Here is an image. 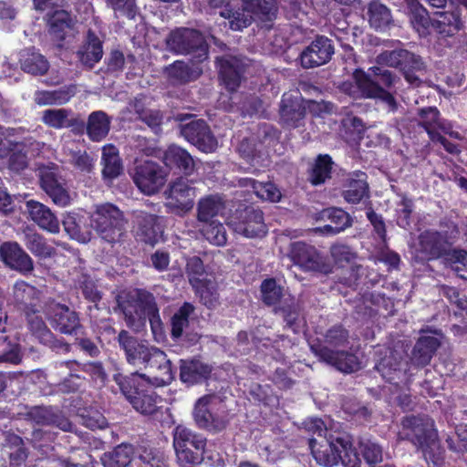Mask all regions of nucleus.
<instances>
[{"instance_id":"obj_1","label":"nucleus","mask_w":467,"mask_h":467,"mask_svg":"<svg viewBox=\"0 0 467 467\" xmlns=\"http://www.w3.org/2000/svg\"><path fill=\"white\" fill-rule=\"evenodd\" d=\"M401 430L398 440L408 441L420 450L425 460L440 466L443 462V451L434 429L433 421L428 417L405 416L402 418Z\"/></svg>"},{"instance_id":"obj_2","label":"nucleus","mask_w":467,"mask_h":467,"mask_svg":"<svg viewBox=\"0 0 467 467\" xmlns=\"http://www.w3.org/2000/svg\"><path fill=\"white\" fill-rule=\"evenodd\" d=\"M120 392L132 408L143 415H152L158 410L159 396L149 378L134 372L129 375L117 373L113 376Z\"/></svg>"},{"instance_id":"obj_3","label":"nucleus","mask_w":467,"mask_h":467,"mask_svg":"<svg viewBox=\"0 0 467 467\" xmlns=\"http://www.w3.org/2000/svg\"><path fill=\"white\" fill-rule=\"evenodd\" d=\"M117 302L130 328L143 327L147 319L153 332L161 325L159 307L150 292L137 289L135 295L129 294L125 297H119Z\"/></svg>"},{"instance_id":"obj_4","label":"nucleus","mask_w":467,"mask_h":467,"mask_svg":"<svg viewBox=\"0 0 467 467\" xmlns=\"http://www.w3.org/2000/svg\"><path fill=\"white\" fill-rule=\"evenodd\" d=\"M316 439H309V447L319 464L333 467L341 462L344 467H361L359 455L348 436H331L325 450H316Z\"/></svg>"},{"instance_id":"obj_5","label":"nucleus","mask_w":467,"mask_h":467,"mask_svg":"<svg viewBox=\"0 0 467 467\" xmlns=\"http://www.w3.org/2000/svg\"><path fill=\"white\" fill-rule=\"evenodd\" d=\"M172 435L180 467H196L202 462L207 442L205 437L183 425L176 426Z\"/></svg>"},{"instance_id":"obj_6","label":"nucleus","mask_w":467,"mask_h":467,"mask_svg":"<svg viewBox=\"0 0 467 467\" xmlns=\"http://www.w3.org/2000/svg\"><path fill=\"white\" fill-rule=\"evenodd\" d=\"M167 48L175 55L193 54L197 63L208 59L209 47L203 34L194 28L177 27L166 38Z\"/></svg>"},{"instance_id":"obj_7","label":"nucleus","mask_w":467,"mask_h":467,"mask_svg":"<svg viewBox=\"0 0 467 467\" xmlns=\"http://www.w3.org/2000/svg\"><path fill=\"white\" fill-rule=\"evenodd\" d=\"M377 61L380 65L399 68L405 80L413 88L420 86V74H423L426 70L425 63L420 56L407 49L399 48L380 53Z\"/></svg>"},{"instance_id":"obj_8","label":"nucleus","mask_w":467,"mask_h":467,"mask_svg":"<svg viewBox=\"0 0 467 467\" xmlns=\"http://www.w3.org/2000/svg\"><path fill=\"white\" fill-rule=\"evenodd\" d=\"M123 213L114 204L98 206L92 217V225L99 237L109 244L119 241L125 232Z\"/></svg>"},{"instance_id":"obj_9","label":"nucleus","mask_w":467,"mask_h":467,"mask_svg":"<svg viewBox=\"0 0 467 467\" xmlns=\"http://www.w3.org/2000/svg\"><path fill=\"white\" fill-rule=\"evenodd\" d=\"M289 259L304 272H315L327 275L332 265L314 245L305 241L291 242L288 247Z\"/></svg>"},{"instance_id":"obj_10","label":"nucleus","mask_w":467,"mask_h":467,"mask_svg":"<svg viewBox=\"0 0 467 467\" xmlns=\"http://www.w3.org/2000/svg\"><path fill=\"white\" fill-rule=\"evenodd\" d=\"M452 245L435 229H426L417 237L413 260L418 264L444 258L451 254Z\"/></svg>"},{"instance_id":"obj_11","label":"nucleus","mask_w":467,"mask_h":467,"mask_svg":"<svg viewBox=\"0 0 467 467\" xmlns=\"http://www.w3.org/2000/svg\"><path fill=\"white\" fill-rule=\"evenodd\" d=\"M130 176L138 189L146 195H153L164 186L168 172L151 160L136 161Z\"/></svg>"},{"instance_id":"obj_12","label":"nucleus","mask_w":467,"mask_h":467,"mask_svg":"<svg viewBox=\"0 0 467 467\" xmlns=\"http://www.w3.org/2000/svg\"><path fill=\"white\" fill-rule=\"evenodd\" d=\"M218 397L215 394H206L196 400L192 416L200 429L219 433L227 428L229 420L225 415L218 413Z\"/></svg>"},{"instance_id":"obj_13","label":"nucleus","mask_w":467,"mask_h":467,"mask_svg":"<svg viewBox=\"0 0 467 467\" xmlns=\"http://www.w3.org/2000/svg\"><path fill=\"white\" fill-rule=\"evenodd\" d=\"M45 316L52 328L60 334L78 336L84 329L79 314L65 304H49Z\"/></svg>"},{"instance_id":"obj_14","label":"nucleus","mask_w":467,"mask_h":467,"mask_svg":"<svg viewBox=\"0 0 467 467\" xmlns=\"http://www.w3.org/2000/svg\"><path fill=\"white\" fill-rule=\"evenodd\" d=\"M234 232L247 238H262L267 234L264 213L252 205L238 208L233 217Z\"/></svg>"},{"instance_id":"obj_15","label":"nucleus","mask_w":467,"mask_h":467,"mask_svg":"<svg viewBox=\"0 0 467 467\" xmlns=\"http://www.w3.org/2000/svg\"><path fill=\"white\" fill-rule=\"evenodd\" d=\"M120 349L124 351L129 364L136 367L148 368L151 357L158 348L150 347L146 340L132 336L127 330H120L117 337Z\"/></svg>"},{"instance_id":"obj_16","label":"nucleus","mask_w":467,"mask_h":467,"mask_svg":"<svg viewBox=\"0 0 467 467\" xmlns=\"http://www.w3.org/2000/svg\"><path fill=\"white\" fill-rule=\"evenodd\" d=\"M180 127L182 136L201 151L210 153L217 149V139L204 119H192Z\"/></svg>"},{"instance_id":"obj_17","label":"nucleus","mask_w":467,"mask_h":467,"mask_svg":"<svg viewBox=\"0 0 467 467\" xmlns=\"http://www.w3.org/2000/svg\"><path fill=\"white\" fill-rule=\"evenodd\" d=\"M333 55L332 40L325 36H317L300 53V64L304 68H314L329 62Z\"/></svg>"},{"instance_id":"obj_18","label":"nucleus","mask_w":467,"mask_h":467,"mask_svg":"<svg viewBox=\"0 0 467 467\" xmlns=\"http://www.w3.org/2000/svg\"><path fill=\"white\" fill-rule=\"evenodd\" d=\"M26 420L41 426H55L63 431H71L73 423L61 410L52 406H33L25 414Z\"/></svg>"},{"instance_id":"obj_19","label":"nucleus","mask_w":467,"mask_h":467,"mask_svg":"<svg viewBox=\"0 0 467 467\" xmlns=\"http://www.w3.org/2000/svg\"><path fill=\"white\" fill-rule=\"evenodd\" d=\"M0 258L10 269L22 275L31 274L34 261L16 242H5L0 245Z\"/></svg>"},{"instance_id":"obj_20","label":"nucleus","mask_w":467,"mask_h":467,"mask_svg":"<svg viewBox=\"0 0 467 467\" xmlns=\"http://www.w3.org/2000/svg\"><path fill=\"white\" fill-rule=\"evenodd\" d=\"M217 13L228 20L230 28L234 31L248 27L255 20L250 7L246 5V0H240L237 3L222 1Z\"/></svg>"},{"instance_id":"obj_21","label":"nucleus","mask_w":467,"mask_h":467,"mask_svg":"<svg viewBox=\"0 0 467 467\" xmlns=\"http://www.w3.org/2000/svg\"><path fill=\"white\" fill-rule=\"evenodd\" d=\"M200 64L196 62V59H192L191 62L175 60L165 67L164 74L171 86L186 85L197 80L202 76V68Z\"/></svg>"},{"instance_id":"obj_22","label":"nucleus","mask_w":467,"mask_h":467,"mask_svg":"<svg viewBox=\"0 0 467 467\" xmlns=\"http://www.w3.org/2000/svg\"><path fill=\"white\" fill-rule=\"evenodd\" d=\"M40 187L55 204L65 207L70 203L65 181L51 169L46 168L40 171Z\"/></svg>"},{"instance_id":"obj_23","label":"nucleus","mask_w":467,"mask_h":467,"mask_svg":"<svg viewBox=\"0 0 467 467\" xmlns=\"http://www.w3.org/2000/svg\"><path fill=\"white\" fill-rule=\"evenodd\" d=\"M306 106L301 96L285 93L279 107L280 120L283 126L297 128L306 116Z\"/></svg>"},{"instance_id":"obj_24","label":"nucleus","mask_w":467,"mask_h":467,"mask_svg":"<svg viewBox=\"0 0 467 467\" xmlns=\"http://www.w3.org/2000/svg\"><path fill=\"white\" fill-rule=\"evenodd\" d=\"M170 205L182 211H188L194 204V188L189 184L187 178L179 177L171 182L166 192Z\"/></svg>"},{"instance_id":"obj_25","label":"nucleus","mask_w":467,"mask_h":467,"mask_svg":"<svg viewBox=\"0 0 467 467\" xmlns=\"http://www.w3.org/2000/svg\"><path fill=\"white\" fill-rule=\"evenodd\" d=\"M136 223L138 225L137 234L145 244L153 245L161 238L163 234L161 217L140 212L136 215Z\"/></svg>"},{"instance_id":"obj_26","label":"nucleus","mask_w":467,"mask_h":467,"mask_svg":"<svg viewBox=\"0 0 467 467\" xmlns=\"http://www.w3.org/2000/svg\"><path fill=\"white\" fill-rule=\"evenodd\" d=\"M219 78L228 90H236L242 80L244 66L234 57H221L216 58Z\"/></svg>"},{"instance_id":"obj_27","label":"nucleus","mask_w":467,"mask_h":467,"mask_svg":"<svg viewBox=\"0 0 467 467\" xmlns=\"http://www.w3.org/2000/svg\"><path fill=\"white\" fill-rule=\"evenodd\" d=\"M315 351L322 360L345 373H351L359 368L358 358L348 351L333 350L327 346H319Z\"/></svg>"},{"instance_id":"obj_28","label":"nucleus","mask_w":467,"mask_h":467,"mask_svg":"<svg viewBox=\"0 0 467 467\" xmlns=\"http://www.w3.org/2000/svg\"><path fill=\"white\" fill-rule=\"evenodd\" d=\"M212 374V368L197 359L180 360V380L187 387L202 384Z\"/></svg>"},{"instance_id":"obj_29","label":"nucleus","mask_w":467,"mask_h":467,"mask_svg":"<svg viewBox=\"0 0 467 467\" xmlns=\"http://www.w3.org/2000/svg\"><path fill=\"white\" fill-rule=\"evenodd\" d=\"M26 208L30 219L41 229L51 234L59 233V221L47 206L30 200L26 202Z\"/></svg>"},{"instance_id":"obj_30","label":"nucleus","mask_w":467,"mask_h":467,"mask_svg":"<svg viewBox=\"0 0 467 467\" xmlns=\"http://www.w3.org/2000/svg\"><path fill=\"white\" fill-rule=\"evenodd\" d=\"M273 313L283 318L285 327L291 329L294 333L300 331L304 318L299 303L294 296L289 295L285 297L282 302L273 308Z\"/></svg>"},{"instance_id":"obj_31","label":"nucleus","mask_w":467,"mask_h":467,"mask_svg":"<svg viewBox=\"0 0 467 467\" xmlns=\"http://www.w3.org/2000/svg\"><path fill=\"white\" fill-rule=\"evenodd\" d=\"M367 179L368 175L366 172L358 171L346 180L342 196L347 202L358 204L364 198L369 196V186Z\"/></svg>"},{"instance_id":"obj_32","label":"nucleus","mask_w":467,"mask_h":467,"mask_svg":"<svg viewBox=\"0 0 467 467\" xmlns=\"http://www.w3.org/2000/svg\"><path fill=\"white\" fill-rule=\"evenodd\" d=\"M103 56V43L92 29H88L85 41L77 52L80 63L91 69Z\"/></svg>"},{"instance_id":"obj_33","label":"nucleus","mask_w":467,"mask_h":467,"mask_svg":"<svg viewBox=\"0 0 467 467\" xmlns=\"http://www.w3.org/2000/svg\"><path fill=\"white\" fill-rule=\"evenodd\" d=\"M440 346L441 341L436 337L421 335L412 348L410 363L416 368L427 366Z\"/></svg>"},{"instance_id":"obj_34","label":"nucleus","mask_w":467,"mask_h":467,"mask_svg":"<svg viewBox=\"0 0 467 467\" xmlns=\"http://www.w3.org/2000/svg\"><path fill=\"white\" fill-rule=\"evenodd\" d=\"M434 16V31L441 37L452 36L462 27L459 8L451 6V10L436 11Z\"/></svg>"},{"instance_id":"obj_35","label":"nucleus","mask_w":467,"mask_h":467,"mask_svg":"<svg viewBox=\"0 0 467 467\" xmlns=\"http://www.w3.org/2000/svg\"><path fill=\"white\" fill-rule=\"evenodd\" d=\"M48 33L57 47H62L66 38L72 35L73 22L70 14L65 10H56L48 17Z\"/></svg>"},{"instance_id":"obj_36","label":"nucleus","mask_w":467,"mask_h":467,"mask_svg":"<svg viewBox=\"0 0 467 467\" xmlns=\"http://www.w3.org/2000/svg\"><path fill=\"white\" fill-rule=\"evenodd\" d=\"M163 161L170 170H175L184 175H191L194 171L192 155L183 148L171 145L165 150Z\"/></svg>"},{"instance_id":"obj_37","label":"nucleus","mask_w":467,"mask_h":467,"mask_svg":"<svg viewBox=\"0 0 467 467\" xmlns=\"http://www.w3.org/2000/svg\"><path fill=\"white\" fill-rule=\"evenodd\" d=\"M395 81L396 75L392 71L378 66L370 67L368 74L362 73V76L357 78L358 88L366 96L368 95L371 89L370 83L378 87L389 88L394 85Z\"/></svg>"},{"instance_id":"obj_38","label":"nucleus","mask_w":467,"mask_h":467,"mask_svg":"<svg viewBox=\"0 0 467 467\" xmlns=\"http://www.w3.org/2000/svg\"><path fill=\"white\" fill-rule=\"evenodd\" d=\"M334 161L329 154H318L307 171V181L312 186L325 184L332 178Z\"/></svg>"},{"instance_id":"obj_39","label":"nucleus","mask_w":467,"mask_h":467,"mask_svg":"<svg viewBox=\"0 0 467 467\" xmlns=\"http://www.w3.org/2000/svg\"><path fill=\"white\" fill-rule=\"evenodd\" d=\"M22 242L26 249L36 257L47 259L54 256L56 254V249L47 243V238L35 230H25Z\"/></svg>"},{"instance_id":"obj_40","label":"nucleus","mask_w":467,"mask_h":467,"mask_svg":"<svg viewBox=\"0 0 467 467\" xmlns=\"http://www.w3.org/2000/svg\"><path fill=\"white\" fill-rule=\"evenodd\" d=\"M13 294L16 303L24 312L40 306L41 291L25 281L16 282Z\"/></svg>"},{"instance_id":"obj_41","label":"nucleus","mask_w":467,"mask_h":467,"mask_svg":"<svg viewBox=\"0 0 467 467\" xmlns=\"http://www.w3.org/2000/svg\"><path fill=\"white\" fill-rule=\"evenodd\" d=\"M237 185L242 188L252 189L256 197L262 201L277 202L282 197L280 190L271 182H261L253 178H240L237 181Z\"/></svg>"},{"instance_id":"obj_42","label":"nucleus","mask_w":467,"mask_h":467,"mask_svg":"<svg viewBox=\"0 0 467 467\" xmlns=\"http://www.w3.org/2000/svg\"><path fill=\"white\" fill-rule=\"evenodd\" d=\"M23 71L33 76H43L47 73L49 62L35 47L23 50L19 58Z\"/></svg>"},{"instance_id":"obj_43","label":"nucleus","mask_w":467,"mask_h":467,"mask_svg":"<svg viewBox=\"0 0 467 467\" xmlns=\"http://www.w3.org/2000/svg\"><path fill=\"white\" fill-rule=\"evenodd\" d=\"M369 26L377 31H384L392 24L390 9L379 0H371L367 5Z\"/></svg>"},{"instance_id":"obj_44","label":"nucleus","mask_w":467,"mask_h":467,"mask_svg":"<svg viewBox=\"0 0 467 467\" xmlns=\"http://www.w3.org/2000/svg\"><path fill=\"white\" fill-rule=\"evenodd\" d=\"M135 455V447L130 443H120L112 451L104 452L100 458L104 467H128Z\"/></svg>"},{"instance_id":"obj_45","label":"nucleus","mask_w":467,"mask_h":467,"mask_svg":"<svg viewBox=\"0 0 467 467\" xmlns=\"http://www.w3.org/2000/svg\"><path fill=\"white\" fill-rule=\"evenodd\" d=\"M5 143L6 154L1 157L7 160V167L14 172H21L28 165L27 152L26 144L22 141L7 140Z\"/></svg>"},{"instance_id":"obj_46","label":"nucleus","mask_w":467,"mask_h":467,"mask_svg":"<svg viewBox=\"0 0 467 467\" xmlns=\"http://www.w3.org/2000/svg\"><path fill=\"white\" fill-rule=\"evenodd\" d=\"M246 5L250 7L255 20L264 23L267 28L272 27L277 16L276 0H246Z\"/></svg>"},{"instance_id":"obj_47","label":"nucleus","mask_w":467,"mask_h":467,"mask_svg":"<svg viewBox=\"0 0 467 467\" xmlns=\"http://www.w3.org/2000/svg\"><path fill=\"white\" fill-rule=\"evenodd\" d=\"M102 176L105 180H114L123 171L122 160L118 149L109 144L103 148L101 157Z\"/></svg>"},{"instance_id":"obj_48","label":"nucleus","mask_w":467,"mask_h":467,"mask_svg":"<svg viewBox=\"0 0 467 467\" xmlns=\"http://www.w3.org/2000/svg\"><path fill=\"white\" fill-rule=\"evenodd\" d=\"M110 119L101 110L93 111L89 114L87 122V135L92 141H101L109 132Z\"/></svg>"},{"instance_id":"obj_49","label":"nucleus","mask_w":467,"mask_h":467,"mask_svg":"<svg viewBox=\"0 0 467 467\" xmlns=\"http://www.w3.org/2000/svg\"><path fill=\"white\" fill-rule=\"evenodd\" d=\"M148 368L157 369L158 374L154 377V379L157 381L158 385L166 386L171 384L174 379L172 364L171 360L167 358L165 352L160 348L156 349L153 357H151Z\"/></svg>"},{"instance_id":"obj_50","label":"nucleus","mask_w":467,"mask_h":467,"mask_svg":"<svg viewBox=\"0 0 467 467\" xmlns=\"http://www.w3.org/2000/svg\"><path fill=\"white\" fill-rule=\"evenodd\" d=\"M201 302L209 309L215 308L219 305L218 285L214 280L203 278L198 284L192 285Z\"/></svg>"},{"instance_id":"obj_51","label":"nucleus","mask_w":467,"mask_h":467,"mask_svg":"<svg viewBox=\"0 0 467 467\" xmlns=\"http://www.w3.org/2000/svg\"><path fill=\"white\" fill-rule=\"evenodd\" d=\"M322 216L327 217L332 224L324 226L327 233L338 234L351 226L350 215L341 208L331 207L322 211Z\"/></svg>"},{"instance_id":"obj_52","label":"nucleus","mask_w":467,"mask_h":467,"mask_svg":"<svg viewBox=\"0 0 467 467\" xmlns=\"http://www.w3.org/2000/svg\"><path fill=\"white\" fill-rule=\"evenodd\" d=\"M410 22L420 36H427L434 30V16L431 18L427 9L419 3L410 7Z\"/></svg>"},{"instance_id":"obj_53","label":"nucleus","mask_w":467,"mask_h":467,"mask_svg":"<svg viewBox=\"0 0 467 467\" xmlns=\"http://www.w3.org/2000/svg\"><path fill=\"white\" fill-rule=\"evenodd\" d=\"M260 294L263 304L274 308L285 297L284 288L277 284L274 277L265 278L262 281Z\"/></svg>"},{"instance_id":"obj_54","label":"nucleus","mask_w":467,"mask_h":467,"mask_svg":"<svg viewBox=\"0 0 467 467\" xmlns=\"http://www.w3.org/2000/svg\"><path fill=\"white\" fill-rule=\"evenodd\" d=\"M194 306L184 302L171 318V336L173 339L180 338L185 327L189 326L190 316L194 312Z\"/></svg>"},{"instance_id":"obj_55","label":"nucleus","mask_w":467,"mask_h":467,"mask_svg":"<svg viewBox=\"0 0 467 467\" xmlns=\"http://www.w3.org/2000/svg\"><path fill=\"white\" fill-rule=\"evenodd\" d=\"M420 118L419 125L423 128L438 127L440 130L447 132L451 129V125L445 119H441L440 110L436 107L421 108L418 111Z\"/></svg>"},{"instance_id":"obj_56","label":"nucleus","mask_w":467,"mask_h":467,"mask_svg":"<svg viewBox=\"0 0 467 467\" xmlns=\"http://www.w3.org/2000/svg\"><path fill=\"white\" fill-rule=\"evenodd\" d=\"M201 233L211 244L223 246L227 243L226 229L216 220L204 222Z\"/></svg>"},{"instance_id":"obj_57","label":"nucleus","mask_w":467,"mask_h":467,"mask_svg":"<svg viewBox=\"0 0 467 467\" xmlns=\"http://www.w3.org/2000/svg\"><path fill=\"white\" fill-rule=\"evenodd\" d=\"M224 208V203L218 196L209 195L200 200L198 203V220L208 222Z\"/></svg>"},{"instance_id":"obj_58","label":"nucleus","mask_w":467,"mask_h":467,"mask_svg":"<svg viewBox=\"0 0 467 467\" xmlns=\"http://www.w3.org/2000/svg\"><path fill=\"white\" fill-rule=\"evenodd\" d=\"M264 144L255 137L243 139L238 147L237 151L242 159L249 163L254 162L261 158Z\"/></svg>"},{"instance_id":"obj_59","label":"nucleus","mask_w":467,"mask_h":467,"mask_svg":"<svg viewBox=\"0 0 467 467\" xmlns=\"http://www.w3.org/2000/svg\"><path fill=\"white\" fill-rule=\"evenodd\" d=\"M27 327L31 334L40 342L51 330L44 321L39 307L25 312Z\"/></svg>"},{"instance_id":"obj_60","label":"nucleus","mask_w":467,"mask_h":467,"mask_svg":"<svg viewBox=\"0 0 467 467\" xmlns=\"http://www.w3.org/2000/svg\"><path fill=\"white\" fill-rule=\"evenodd\" d=\"M72 114L67 109H48L43 111L42 122L55 130L66 129L68 117Z\"/></svg>"},{"instance_id":"obj_61","label":"nucleus","mask_w":467,"mask_h":467,"mask_svg":"<svg viewBox=\"0 0 467 467\" xmlns=\"http://www.w3.org/2000/svg\"><path fill=\"white\" fill-rule=\"evenodd\" d=\"M399 208L396 210V222L398 226L408 230L411 225V216L414 211V202L406 194L401 196V200L398 203Z\"/></svg>"},{"instance_id":"obj_62","label":"nucleus","mask_w":467,"mask_h":467,"mask_svg":"<svg viewBox=\"0 0 467 467\" xmlns=\"http://www.w3.org/2000/svg\"><path fill=\"white\" fill-rule=\"evenodd\" d=\"M108 7H110L118 16L128 19H134L139 13L136 0H105Z\"/></svg>"},{"instance_id":"obj_63","label":"nucleus","mask_w":467,"mask_h":467,"mask_svg":"<svg viewBox=\"0 0 467 467\" xmlns=\"http://www.w3.org/2000/svg\"><path fill=\"white\" fill-rule=\"evenodd\" d=\"M185 271L191 285L207 278L203 262L199 256H192L187 260Z\"/></svg>"},{"instance_id":"obj_64","label":"nucleus","mask_w":467,"mask_h":467,"mask_svg":"<svg viewBox=\"0 0 467 467\" xmlns=\"http://www.w3.org/2000/svg\"><path fill=\"white\" fill-rule=\"evenodd\" d=\"M56 439V432L37 428L32 431L29 441L35 449L44 451V449L49 447Z\"/></svg>"}]
</instances>
